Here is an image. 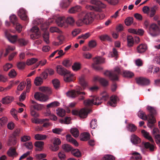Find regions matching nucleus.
Segmentation results:
<instances>
[{
	"instance_id": "nucleus-64",
	"label": "nucleus",
	"mask_w": 160,
	"mask_h": 160,
	"mask_svg": "<svg viewBox=\"0 0 160 160\" xmlns=\"http://www.w3.org/2000/svg\"><path fill=\"white\" fill-rule=\"evenodd\" d=\"M17 75L16 72L14 69H11L8 73L9 76L11 78L15 77Z\"/></svg>"
},
{
	"instance_id": "nucleus-34",
	"label": "nucleus",
	"mask_w": 160,
	"mask_h": 160,
	"mask_svg": "<svg viewBox=\"0 0 160 160\" xmlns=\"http://www.w3.org/2000/svg\"><path fill=\"white\" fill-rule=\"evenodd\" d=\"M94 103L93 98L91 99H88L84 100V104L87 106H92L93 105H94Z\"/></svg>"
},
{
	"instance_id": "nucleus-30",
	"label": "nucleus",
	"mask_w": 160,
	"mask_h": 160,
	"mask_svg": "<svg viewBox=\"0 0 160 160\" xmlns=\"http://www.w3.org/2000/svg\"><path fill=\"white\" fill-rule=\"evenodd\" d=\"M81 7L79 6H76L72 7L68 10V12L70 13H74L81 11Z\"/></svg>"
},
{
	"instance_id": "nucleus-26",
	"label": "nucleus",
	"mask_w": 160,
	"mask_h": 160,
	"mask_svg": "<svg viewBox=\"0 0 160 160\" xmlns=\"http://www.w3.org/2000/svg\"><path fill=\"white\" fill-rule=\"evenodd\" d=\"M39 90L44 93L50 94L52 93L51 89L48 87L42 86L39 88Z\"/></svg>"
},
{
	"instance_id": "nucleus-16",
	"label": "nucleus",
	"mask_w": 160,
	"mask_h": 160,
	"mask_svg": "<svg viewBox=\"0 0 160 160\" xmlns=\"http://www.w3.org/2000/svg\"><path fill=\"white\" fill-rule=\"evenodd\" d=\"M30 102L31 104L33 105L32 106L35 109L38 111H40L42 109L44 108L43 106L42 105L39 104L37 103L35 101L32 100H30Z\"/></svg>"
},
{
	"instance_id": "nucleus-18",
	"label": "nucleus",
	"mask_w": 160,
	"mask_h": 160,
	"mask_svg": "<svg viewBox=\"0 0 160 160\" xmlns=\"http://www.w3.org/2000/svg\"><path fill=\"white\" fill-rule=\"evenodd\" d=\"M90 3L91 4L95 5L100 8H104L106 6L105 4L102 3L100 1L97 0H91L90 1Z\"/></svg>"
},
{
	"instance_id": "nucleus-24",
	"label": "nucleus",
	"mask_w": 160,
	"mask_h": 160,
	"mask_svg": "<svg viewBox=\"0 0 160 160\" xmlns=\"http://www.w3.org/2000/svg\"><path fill=\"white\" fill-rule=\"evenodd\" d=\"M72 2V0H63L60 3V6L63 8H67Z\"/></svg>"
},
{
	"instance_id": "nucleus-54",
	"label": "nucleus",
	"mask_w": 160,
	"mask_h": 160,
	"mask_svg": "<svg viewBox=\"0 0 160 160\" xmlns=\"http://www.w3.org/2000/svg\"><path fill=\"white\" fill-rule=\"evenodd\" d=\"M43 37L44 41L47 43L48 44L49 43V33L48 32H45L43 34Z\"/></svg>"
},
{
	"instance_id": "nucleus-46",
	"label": "nucleus",
	"mask_w": 160,
	"mask_h": 160,
	"mask_svg": "<svg viewBox=\"0 0 160 160\" xmlns=\"http://www.w3.org/2000/svg\"><path fill=\"white\" fill-rule=\"evenodd\" d=\"M144 146L146 148H149L151 151H154V146L153 145L151 144L149 142H146L144 143Z\"/></svg>"
},
{
	"instance_id": "nucleus-19",
	"label": "nucleus",
	"mask_w": 160,
	"mask_h": 160,
	"mask_svg": "<svg viewBox=\"0 0 160 160\" xmlns=\"http://www.w3.org/2000/svg\"><path fill=\"white\" fill-rule=\"evenodd\" d=\"M118 98L116 96H112L110 97V101L108 102V104L110 106L114 107L116 106Z\"/></svg>"
},
{
	"instance_id": "nucleus-32",
	"label": "nucleus",
	"mask_w": 160,
	"mask_h": 160,
	"mask_svg": "<svg viewBox=\"0 0 160 160\" xmlns=\"http://www.w3.org/2000/svg\"><path fill=\"white\" fill-rule=\"evenodd\" d=\"M132 156L131 157V159H134L136 160H141L142 158V157L141 155L138 152H134L132 153Z\"/></svg>"
},
{
	"instance_id": "nucleus-28",
	"label": "nucleus",
	"mask_w": 160,
	"mask_h": 160,
	"mask_svg": "<svg viewBox=\"0 0 160 160\" xmlns=\"http://www.w3.org/2000/svg\"><path fill=\"white\" fill-rule=\"evenodd\" d=\"M141 132L143 136L145 138L148 139L150 141L152 142H153L152 137L149 135V133L148 132L144 130H142Z\"/></svg>"
},
{
	"instance_id": "nucleus-17",
	"label": "nucleus",
	"mask_w": 160,
	"mask_h": 160,
	"mask_svg": "<svg viewBox=\"0 0 160 160\" xmlns=\"http://www.w3.org/2000/svg\"><path fill=\"white\" fill-rule=\"evenodd\" d=\"M17 43L20 46L24 47L28 44L29 41L24 38H20L17 39Z\"/></svg>"
},
{
	"instance_id": "nucleus-42",
	"label": "nucleus",
	"mask_w": 160,
	"mask_h": 160,
	"mask_svg": "<svg viewBox=\"0 0 160 160\" xmlns=\"http://www.w3.org/2000/svg\"><path fill=\"white\" fill-rule=\"evenodd\" d=\"M81 64L79 63L75 62L72 66V68L74 71H77L81 68Z\"/></svg>"
},
{
	"instance_id": "nucleus-23",
	"label": "nucleus",
	"mask_w": 160,
	"mask_h": 160,
	"mask_svg": "<svg viewBox=\"0 0 160 160\" xmlns=\"http://www.w3.org/2000/svg\"><path fill=\"white\" fill-rule=\"evenodd\" d=\"M131 140L134 144H138L141 142V139L135 134L131 136Z\"/></svg>"
},
{
	"instance_id": "nucleus-51",
	"label": "nucleus",
	"mask_w": 160,
	"mask_h": 160,
	"mask_svg": "<svg viewBox=\"0 0 160 160\" xmlns=\"http://www.w3.org/2000/svg\"><path fill=\"white\" fill-rule=\"evenodd\" d=\"M90 127L92 129H95L98 126L97 120L95 119H92L90 123Z\"/></svg>"
},
{
	"instance_id": "nucleus-56",
	"label": "nucleus",
	"mask_w": 160,
	"mask_h": 160,
	"mask_svg": "<svg viewBox=\"0 0 160 160\" xmlns=\"http://www.w3.org/2000/svg\"><path fill=\"white\" fill-rule=\"evenodd\" d=\"M63 150L67 152H68L72 150V148L71 146L68 144H65L62 146Z\"/></svg>"
},
{
	"instance_id": "nucleus-48",
	"label": "nucleus",
	"mask_w": 160,
	"mask_h": 160,
	"mask_svg": "<svg viewBox=\"0 0 160 160\" xmlns=\"http://www.w3.org/2000/svg\"><path fill=\"white\" fill-rule=\"evenodd\" d=\"M94 100V104L95 105H98L102 102V100L101 98L97 97H93Z\"/></svg>"
},
{
	"instance_id": "nucleus-31",
	"label": "nucleus",
	"mask_w": 160,
	"mask_h": 160,
	"mask_svg": "<svg viewBox=\"0 0 160 160\" xmlns=\"http://www.w3.org/2000/svg\"><path fill=\"white\" fill-rule=\"evenodd\" d=\"M70 132L72 135L75 138L78 137L79 134L78 129L76 128H73L70 129Z\"/></svg>"
},
{
	"instance_id": "nucleus-43",
	"label": "nucleus",
	"mask_w": 160,
	"mask_h": 160,
	"mask_svg": "<svg viewBox=\"0 0 160 160\" xmlns=\"http://www.w3.org/2000/svg\"><path fill=\"white\" fill-rule=\"evenodd\" d=\"M99 38L102 41L107 40L109 41H112V38L107 34L101 35L99 36Z\"/></svg>"
},
{
	"instance_id": "nucleus-53",
	"label": "nucleus",
	"mask_w": 160,
	"mask_h": 160,
	"mask_svg": "<svg viewBox=\"0 0 160 160\" xmlns=\"http://www.w3.org/2000/svg\"><path fill=\"white\" fill-rule=\"evenodd\" d=\"M97 43L96 41L92 40L89 41L88 43V46L90 48H93L97 46Z\"/></svg>"
},
{
	"instance_id": "nucleus-10",
	"label": "nucleus",
	"mask_w": 160,
	"mask_h": 160,
	"mask_svg": "<svg viewBox=\"0 0 160 160\" xmlns=\"http://www.w3.org/2000/svg\"><path fill=\"white\" fill-rule=\"evenodd\" d=\"M68 72L63 75L64 81L66 82H70L73 81L74 79V74L69 71Z\"/></svg>"
},
{
	"instance_id": "nucleus-63",
	"label": "nucleus",
	"mask_w": 160,
	"mask_h": 160,
	"mask_svg": "<svg viewBox=\"0 0 160 160\" xmlns=\"http://www.w3.org/2000/svg\"><path fill=\"white\" fill-rule=\"evenodd\" d=\"M81 32V30L79 29H75L72 32V35L73 37H75L79 34Z\"/></svg>"
},
{
	"instance_id": "nucleus-55",
	"label": "nucleus",
	"mask_w": 160,
	"mask_h": 160,
	"mask_svg": "<svg viewBox=\"0 0 160 160\" xmlns=\"http://www.w3.org/2000/svg\"><path fill=\"white\" fill-rule=\"evenodd\" d=\"M11 22L14 25L18 23L17 22V18L16 16L14 15H12L10 17Z\"/></svg>"
},
{
	"instance_id": "nucleus-47",
	"label": "nucleus",
	"mask_w": 160,
	"mask_h": 160,
	"mask_svg": "<svg viewBox=\"0 0 160 160\" xmlns=\"http://www.w3.org/2000/svg\"><path fill=\"white\" fill-rule=\"evenodd\" d=\"M44 142L42 141H36L34 143V146L40 149H42L43 148Z\"/></svg>"
},
{
	"instance_id": "nucleus-11",
	"label": "nucleus",
	"mask_w": 160,
	"mask_h": 160,
	"mask_svg": "<svg viewBox=\"0 0 160 160\" xmlns=\"http://www.w3.org/2000/svg\"><path fill=\"white\" fill-rule=\"evenodd\" d=\"M148 49V46L146 44H141L138 45L136 48L138 53L142 54L146 51Z\"/></svg>"
},
{
	"instance_id": "nucleus-4",
	"label": "nucleus",
	"mask_w": 160,
	"mask_h": 160,
	"mask_svg": "<svg viewBox=\"0 0 160 160\" xmlns=\"http://www.w3.org/2000/svg\"><path fill=\"white\" fill-rule=\"evenodd\" d=\"M86 92H80V90H72L68 91L66 93L68 97L72 98H75L79 95L82 94L85 95Z\"/></svg>"
},
{
	"instance_id": "nucleus-40",
	"label": "nucleus",
	"mask_w": 160,
	"mask_h": 160,
	"mask_svg": "<svg viewBox=\"0 0 160 160\" xmlns=\"http://www.w3.org/2000/svg\"><path fill=\"white\" fill-rule=\"evenodd\" d=\"M52 82L54 88L56 89H57L59 88L60 86V82L58 79H54L52 81Z\"/></svg>"
},
{
	"instance_id": "nucleus-39",
	"label": "nucleus",
	"mask_w": 160,
	"mask_h": 160,
	"mask_svg": "<svg viewBox=\"0 0 160 160\" xmlns=\"http://www.w3.org/2000/svg\"><path fill=\"white\" fill-rule=\"evenodd\" d=\"M43 82L42 79L40 77L36 78L34 80L35 84L37 86L41 85Z\"/></svg>"
},
{
	"instance_id": "nucleus-6",
	"label": "nucleus",
	"mask_w": 160,
	"mask_h": 160,
	"mask_svg": "<svg viewBox=\"0 0 160 160\" xmlns=\"http://www.w3.org/2000/svg\"><path fill=\"white\" fill-rule=\"evenodd\" d=\"M34 97L36 100L41 102H45L48 99V97L47 96L38 92L35 93Z\"/></svg>"
},
{
	"instance_id": "nucleus-57",
	"label": "nucleus",
	"mask_w": 160,
	"mask_h": 160,
	"mask_svg": "<svg viewBox=\"0 0 160 160\" xmlns=\"http://www.w3.org/2000/svg\"><path fill=\"white\" fill-rule=\"evenodd\" d=\"M60 33L61 34L59 35L57 38L58 40L59 41V44H62L65 40V36L62 34V33Z\"/></svg>"
},
{
	"instance_id": "nucleus-15",
	"label": "nucleus",
	"mask_w": 160,
	"mask_h": 160,
	"mask_svg": "<svg viewBox=\"0 0 160 160\" xmlns=\"http://www.w3.org/2000/svg\"><path fill=\"white\" fill-rule=\"evenodd\" d=\"M14 100L13 97L8 96L2 98V102L4 104H8L12 102Z\"/></svg>"
},
{
	"instance_id": "nucleus-62",
	"label": "nucleus",
	"mask_w": 160,
	"mask_h": 160,
	"mask_svg": "<svg viewBox=\"0 0 160 160\" xmlns=\"http://www.w3.org/2000/svg\"><path fill=\"white\" fill-rule=\"evenodd\" d=\"M46 154L45 153L38 154L36 155L35 158L37 159L40 160L46 157Z\"/></svg>"
},
{
	"instance_id": "nucleus-41",
	"label": "nucleus",
	"mask_w": 160,
	"mask_h": 160,
	"mask_svg": "<svg viewBox=\"0 0 160 160\" xmlns=\"http://www.w3.org/2000/svg\"><path fill=\"white\" fill-rule=\"evenodd\" d=\"M18 112L17 110L14 108H12L10 111V113L14 118L17 121L18 120V118L17 113Z\"/></svg>"
},
{
	"instance_id": "nucleus-49",
	"label": "nucleus",
	"mask_w": 160,
	"mask_h": 160,
	"mask_svg": "<svg viewBox=\"0 0 160 160\" xmlns=\"http://www.w3.org/2000/svg\"><path fill=\"white\" fill-rule=\"evenodd\" d=\"M158 8L156 6H154L153 7L151 8L149 14L150 17L152 18L154 16L156 12V10Z\"/></svg>"
},
{
	"instance_id": "nucleus-8",
	"label": "nucleus",
	"mask_w": 160,
	"mask_h": 160,
	"mask_svg": "<svg viewBox=\"0 0 160 160\" xmlns=\"http://www.w3.org/2000/svg\"><path fill=\"white\" fill-rule=\"evenodd\" d=\"M79 83L82 88L85 89L88 86V82L85 80V76L82 75L78 78Z\"/></svg>"
},
{
	"instance_id": "nucleus-22",
	"label": "nucleus",
	"mask_w": 160,
	"mask_h": 160,
	"mask_svg": "<svg viewBox=\"0 0 160 160\" xmlns=\"http://www.w3.org/2000/svg\"><path fill=\"white\" fill-rule=\"evenodd\" d=\"M122 75L125 78H131L134 76V74L132 72L128 71H123Z\"/></svg>"
},
{
	"instance_id": "nucleus-33",
	"label": "nucleus",
	"mask_w": 160,
	"mask_h": 160,
	"mask_svg": "<svg viewBox=\"0 0 160 160\" xmlns=\"http://www.w3.org/2000/svg\"><path fill=\"white\" fill-rule=\"evenodd\" d=\"M138 115L140 118L142 120H147L148 119V115L147 116L145 112H144L143 111H139L138 113Z\"/></svg>"
},
{
	"instance_id": "nucleus-5",
	"label": "nucleus",
	"mask_w": 160,
	"mask_h": 160,
	"mask_svg": "<svg viewBox=\"0 0 160 160\" xmlns=\"http://www.w3.org/2000/svg\"><path fill=\"white\" fill-rule=\"evenodd\" d=\"M159 28L157 25L154 23L151 24L149 28V33L152 36H157L159 32Z\"/></svg>"
},
{
	"instance_id": "nucleus-12",
	"label": "nucleus",
	"mask_w": 160,
	"mask_h": 160,
	"mask_svg": "<svg viewBox=\"0 0 160 160\" xmlns=\"http://www.w3.org/2000/svg\"><path fill=\"white\" fill-rule=\"evenodd\" d=\"M92 111L91 109L82 108L79 111V116L81 118H86L88 114Z\"/></svg>"
},
{
	"instance_id": "nucleus-61",
	"label": "nucleus",
	"mask_w": 160,
	"mask_h": 160,
	"mask_svg": "<svg viewBox=\"0 0 160 160\" xmlns=\"http://www.w3.org/2000/svg\"><path fill=\"white\" fill-rule=\"evenodd\" d=\"M50 31L52 33L57 32L61 33H62V32L56 27H51L50 28Z\"/></svg>"
},
{
	"instance_id": "nucleus-21",
	"label": "nucleus",
	"mask_w": 160,
	"mask_h": 160,
	"mask_svg": "<svg viewBox=\"0 0 160 160\" xmlns=\"http://www.w3.org/2000/svg\"><path fill=\"white\" fill-rule=\"evenodd\" d=\"M6 37L8 40L12 43H15L16 41H17L18 36L17 35H12L11 34H6Z\"/></svg>"
},
{
	"instance_id": "nucleus-29",
	"label": "nucleus",
	"mask_w": 160,
	"mask_h": 160,
	"mask_svg": "<svg viewBox=\"0 0 160 160\" xmlns=\"http://www.w3.org/2000/svg\"><path fill=\"white\" fill-rule=\"evenodd\" d=\"M56 113L58 116L60 117H63L65 115L66 111L63 109L58 108L56 110Z\"/></svg>"
},
{
	"instance_id": "nucleus-58",
	"label": "nucleus",
	"mask_w": 160,
	"mask_h": 160,
	"mask_svg": "<svg viewBox=\"0 0 160 160\" xmlns=\"http://www.w3.org/2000/svg\"><path fill=\"white\" fill-rule=\"evenodd\" d=\"M99 82L103 86H106L108 85V81L103 78H101L99 80Z\"/></svg>"
},
{
	"instance_id": "nucleus-14",
	"label": "nucleus",
	"mask_w": 160,
	"mask_h": 160,
	"mask_svg": "<svg viewBox=\"0 0 160 160\" xmlns=\"http://www.w3.org/2000/svg\"><path fill=\"white\" fill-rule=\"evenodd\" d=\"M56 70L58 74L63 76L66 74L67 72L68 73V71L61 65H58L57 66Z\"/></svg>"
},
{
	"instance_id": "nucleus-9",
	"label": "nucleus",
	"mask_w": 160,
	"mask_h": 160,
	"mask_svg": "<svg viewBox=\"0 0 160 160\" xmlns=\"http://www.w3.org/2000/svg\"><path fill=\"white\" fill-rule=\"evenodd\" d=\"M64 17H59L56 20L57 25L59 27L65 28L68 27V25L65 22Z\"/></svg>"
},
{
	"instance_id": "nucleus-59",
	"label": "nucleus",
	"mask_w": 160,
	"mask_h": 160,
	"mask_svg": "<svg viewBox=\"0 0 160 160\" xmlns=\"http://www.w3.org/2000/svg\"><path fill=\"white\" fill-rule=\"evenodd\" d=\"M66 22L67 23L72 25L75 22V20L72 17H68L67 18Z\"/></svg>"
},
{
	"instance_id": "nucleus-27",
	"label": "nucleus",
	"mask_w": 160,
	"mask_h": 160,
	"mask_svg": "<svg viewBox=\"0 0 160 160\" xmlns=\"http://www.w3.org/2000/svg\"><path fill=\"white\" fill-rule=\"evenodd\" d=\"M127 46L129 47H132L134 44V39L133 37L131 36L127 37Z\"/></svg>"
},
{
	"instance_id": "nucleus-44",
	"label": "nucleus",
	"mask_w": 160,
	"mask_h": 160,
	"mask_svg": "<svg viewBox=\"0 0 160 160\" xmlns=\"http://www.w3.org/2000/svg\"><path fill=\"white\" fill-rule=\"evenodd\" d=\"M60 103L58 101H54L47 105L48 108H53L59 106Z\"/></svg>"
},
{
	"instance_id": "nucleus-50",
	"label": "nucleus",
	"mask_w": 160,
	"mask_h": 160,
	"mask_svg": "<svg viewBox=\"0 0 160 160\" xmlns=\"http://www.w3.org/2000/svg\"><path fill=\"white\" fill-rule=\"evenodd\" d=\"M133 22V18L132 17H129L127 18L125 20V24L129 26L131 25Z\"/></svg>"
},
{
	"instance_id": "nucleus-38",
	"label": "nucleus",
	"mask_w": 160,
	"mask_h": 160,
	"mask_svg": "<svg viewBox=\"0 0 160 160\" xmlns=\"http://www.w3.org/2000/svg\"><path fill=\"white\" fill-rule=\"evenodd\" d=\"M8 118L6 117H2L0 118V129L3 127L7 123Z\"/></svg>"
},
{
	"instance_id": "nucleus-13",
	"label": "nucleus",
	"mask_w": 160,
	"mask_h": 160,
	"mask_svg": "<svg viewBox=\"0 0 160 160\" xmlns=\"http://www.w3.org/2000/svg\"><path fill=\"white\" fill-rule=\"evenodd\" d=\"M18 15L22 20H28L26 12L24 9L22 8H20L18 11Z\"/></svg>"
},
{
	"instance_id": "nucleus-20",
	"label": "nucleus",
	"mask_w": 160,
	"mask_h": 160,
	"mask_svg": "<svg viewBox=\"0 0 160 160\" xmlns=\"http://www.w3.org/2000/svg\"><path fill=\"white\" fill-rule=\"evenodd\" d=\"M90 134L88 132H83L80 135V139L82 141H87L90 139Z\"/></svg>"
},
{
	"instance_id": "nucleus-35",
	"label": "nucleus",
	"mask_w": 160,
	"mask_h": 160,
	"mask_svg": "<svg viewBox=\"0 0 160 160\" xmlns=\"http://www.w3.org/2000/svg\"><path fill=\"white\" fill-rule=\"evenodd\" d=\"M38 60L37 58H31L28 59L26 62V64L28 65H31L37 62Z\"/></svg>"
},
{
	"instance_id": "nucleus-25",
	"label": "nucleus",
	"mask_w": 160,
	"mask_h": 160,
	"mask_svg": "<svg viewBox=\"0 0 160 160\" xmlns=\"http://www.w3.org/2000/svg\"><path fill=\"white\" fill-rule=\"evenodd\" d=\"M93 60L94 63L96 64H100L105 62V59L100 57L93 58Z\"/></svg>"
},
{
	"instance_id": "nucleus-52",
	"label": "nucleus",
	"mask_w": 160,
	"mask_h": 160,
	"mask_svg": "<svg viewBox=\"0 0 160 160\" xmlns=\"http://www.w3.org/2000/svg\"><path fill=\"white\" fill-rule=\"evenodd\" d=\"M128 130L131 132L135 131L137 129V127L133 124H129L128 127Z\"/></svg>"
},
{
	"instance_id": "nucleus-36",
	"label": "nucleus",
	"mask_w": 160,
	"mask_h": 160,
	"mask_svg": "<svg viewBox=\"0 0 160 160\" xmlns=\"http://www.w3.org/2000/svg\"><path fill=\"white\" fill-rule=\"evenodd\" d=\"M47 136L45 135H42L40 134H37L35 135L34 138L36 140H42L45 139Z\"/></svg>"
},
{
	"instance_id": "nucleus-7",
	"label": "nucleus",
	"mask_w": 160,
	"mask_h": 160,
	"mask_svg": "<svg viewBox=\"0 0 160 160\" xmlns=\"http://www.w3.org/2000/svg\"><path fill=\"white\" fill-rule=\"evenodd\" d=\"M137 84L142 85H147L149 84L150 80L143 77L137 78L135 79Z\"/></svg>"
},
{
	"instance_id": "nucleus-60",
	"label": "nucleus",
	"mask_w": 160,
	"mask_h": 160,
	"mask_svg": "<svg viewBox=\"0 0 160 160\" xmlns=\"http://www.w3.org/2000/svg\"><path fill=\"white\" fill-rule=\"evenodd\" d=\"M62 64L64 66L67 68L71 66L72 63L69 60H65L62 62Z\"/></svg>"
},
{
	"instance_id": "nucleus-37",
	"label": "nucleus",
	"mask_w": 160,
	"mask_h": 160,
	"mask_svg": "<svg viewBox=\"0 0 160 160\" xmlns=\"http://www.w3.org/2000/svg\"><path fill=\"white\" fill-rule=\"evenodd\" d=\"M72 154L75 157H79L81 156L80 152L78 149H72L71 151Z\"/></svg>"
},
{
	"instance_id": "nucleus-45",
	"label": "nucleus",
	"mask_w": 160,
	"mask_h": 160,
	"mask_svg": "<svg viewBox=\"0 0 160 160\" xmlns=\"http://www.w3.org/2000/svg\"><path fill=\"white\" fill-rule=\"evenodd\" d=\"M50 141L53 144H55L58 146L61 143L60 139L56 137L51 139Z\"/></svg>"
},
{
	"instance_id": "nucleus-1",
	"label": "nucleus",
	"mask_w": 160,
	"mask_h": 160,
	"mask_svg": "<svg viewBox=\"0 0 160 160\" xmlns=\"http://www.w3.org/2000/svg\"><path fill=\"white\" fill-rule=\"evenodd\" d=\"M94 16L92 12H82L78 14V19L76 23L78 26H82L84 24H89L93 22Z\"/></svg>"
},
{
	"instance_id": "nucleus-2",
	"label": "nucleus",
	"mask_w": 160,
	"mask_h": 160,
	"mask_svg": "<svg viewBox=\"0 0 160 160\" xmlns=\"http://www.w3.org/2000/svg\"><path fill=\"white\" fill-rule=\"evenodd\" d=\"M122 71L119 67L117 66L114 68L113 71H107L104 74L112 80H117L118 79L119 76L122 75Z\"/></svg>"
},
{
	"instance_id": "nucleus-3",
	"label": "nucleus",
	"mask_w": 160,
	"mask_h": 160,
	"mask_svg": "<svg viewBox=\"0 0 160 160\" xmlns=\"http://www.w3.org/2000/svg\"><path fill=\"white\" fill-rule=\"evenodd\" d=\"M147 109L150 113L148 115L149 122L152 123H155L156 122V120L154 118V116L157 113L155 109L153 107L148 106Z\"/></svg>"
}]
</instances>
